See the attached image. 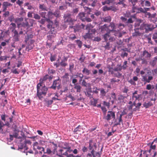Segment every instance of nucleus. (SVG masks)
<instances>
[{
    "instance_id": "obj_1",
    "label": "nucleus",
    "mask_w": 157,
    "mask_h": 157,
    "mask_svg": "<svg viewBox=\"0 0 157 157\" xmlns=\"http://www.w3.org/2000/svg\"><path fill=\"white\" fill-rule=\"evenodd\" d=\"M37 95L40 99L46 96L48 90V88L44 84L39 83L37 85Z\"/></svg>"
},
{
    "instance_id": "obj_2",
    "label": "nucleus",
    "mask_w": 157,
    "mask_h": 157,
    "mask_svg": "<svg viewBox=\"0 0 157 157\" xmlns=\"http://www.w3.org/2000/svg\"><path fill=\"white\" fill-rule=\"evenodd\" d=\"M153 76L154 74L150 71L149 70L145 75L142 76V81L145 83H150L153 80Z\"/></svg>"
},
{
    "instance_id": "obj_3",
    "label": "nucleus",
    "mask_w": 157,
    "mask_h": 157,
    "mask_svg": "<svg viewBox=\"0 0 157 157\" xmlns=\"http://www.w3.org/2000/svg\"><path fill=\"white\" fill-rule=\"evenodd\" d=\"M154 28L153 27L152 25L148 24L145 23H143L141 24L140 28L141 30L145 29V32L151 31Z\"/></svg>"
},
{
    "instance_id": "obj_4",
    "label": "nucleus",
    "mask_w": 157,
    "mask_h": 157,
    "mask_svg": "<svg viewBox=\"0 0 157 157\" xmlns=\"http://www.w3.org/2000/svg\"><path fill=\"white\" fill-rule=\"evenodd\" d=\"M145 16L146 17H148L149 20L151 21L153 23H155L157 21V18H155L156 15V13H154L151 14L149 12H147V11L145 13Z\"/></svg>"
},
{
    "instance_id": "obj_5",
    "label": "nucleus",
    "mask_w": 157,
    "mask_h": 157,
    "mask_svg": "<svg viewBox=\"0 0 157 157\" xmlns=\"http://www.w3.org/2000/svg\"><path fill=\"white\" fill-rule=\"evenodd\" d=\"M96 32V30L94 29L89 30L88 33L84 36V38L85 39L92 38L94 36Z\"/></svg>"
},
{
    "instance_id": "obj_6",
    "label": "nucleus",
    "mask_w": 157,
    "mask_h": 157,
    "mask_svg": "<svg viewBox=\"0 0 157 157\" xmlns=\"http://www.w3.org/2000/svg\"><path fill=\"white\" fill-rule=\"evenodd\" d=\"M147 10L146 9H143L141 7L138 8L135 6H133L132 7V12L133 13H145L146 12Z\"/></svg>"
},
{
    "instance_id": "obj_7",
    "label": "nucleus",
    "mask_w": 157,
    "mask_h": 157,
    "mask_svg": "<svg viewBox=\"0 0 157 157\" xmlns=\"http://www.w3.org/2000/svg\"><path fill=\"white\" fill-rule=\"evenodd\" d=\"M88 144L89 150L91 151H93H93H94V149L97 148L96 143L94 141L93 139H91L89 140Z\"/></svg>"
},
{
    "instance_id": "obj_8",
    "label": "nucleus",
    "mask_w": 157,
    "mask_h": 157,
    "mask_svg": "<svg viewBox=\"0 0 157 157\" xmlns=\"http://www.w3.org/2000/svg\"><path fill=\"white\" fill-rule=\"evenodd\" d=\"M23 143H21L19 147V148L21 149H22L24 148H25L26 150H27L28 148L27 146V144L31 145V142L29 140H26V139L24 140Z\"/></svg>"
},
{
    "instance_id": "obj_9",
    "label": "nucleus",
    "mask_w": 157,
    "mask_h": 157,
    "mask_svg": "<svg viewBox=\"0 0 157 157\" xmlns=\"http://www.w3.org/2000/svg\"><path fill=\"white\" fill-rule=\"evenodd\" d=\"M71 14L70 13H67L64 15L63 17L65 22H69L70 23H72L73 20L71 18Z\"/></svg>"
},
{
    "instance_id": "obj_10",
    "label": "nucleus",
    "mask_w": 157,
    "mask_h": 157,
    "mask_svg": "<svg viewBox=\"0 0 157 157\" xmlns=\"http://www.w3.org/2000/svg\"><path fill=\"white\" fill-rule=\"evenodd\" d=\"M60 80L59 78L53 81L52 85L50 87V88L54 90H56V86H57L58 89H59V86L60 85Z\"/></svg>"
},
{
    "instance_id": "obj_11",
    "label": "nucleus",
    "mask_w": 157,
    "mask_h": 157,
    "mask_svg": "<svg viewBox=\"0 0 157 157\" xmlns=\"http://www.w3.org/2000/svg\"><path fill=\"white\" fill-rule=\"evenodd\" d=\"M115 115L114 113L112 111H109L107 116L105 118L107 121H109L111 118L115 119Z\"/></svg>"
},
{
    "instance_id": "obj_12",
    "label": "nucleus",
    "mask_w": 157,
    "mask_h": 157,
    "mask_svg": "<svg viewBox=\"0 0 157 157\" xmlns=\"http://www.w3.org/2000/svg\"><path fill=\"white\" fill-rule=\"evenodd\" d=\"M155 142H157V139H154V141H152L151 144L149 143L148 144V145L149 146L150 144V149L148 151V152L149 153H150L151 150H155L156 148V144H154V143Z\"/></svg>"
},
{
    "instance_id": "obj_13",
    "label": "nucleus",
    "mask_w": 157,
    "mask_h": 157,
    "mask_svg": "<svg viewBox=\"0 0 157 157\" xmlns=\"http://www.w3.org/2000/svg\"><path fill=\"white\" fill-rule=\"evenodd\" d=\"M108 31L110 33V32H111L113 33H114V29H115V26L114 24L113 23H110L109 25L107 26Z\"/></svg>"
},
{
    "instance_id": "obj_14",
    "label": "nucleus",
    "mask_w": 157,
    "mask_h": 157,
    "mask_svg": "<svg viewBox=\"0 0 157 157\" xmlns=\"http://www.w3.org/2000/svg\"><path fill=\"white\" fill-rule=\"evenodd\" d=\"M137 92V90L135 91L132 94V99L135 98L136 101L137 100H140L141 98V94H138Z\"/></svg>"
},
{
    "instance_id": "obj_15",
    "label": "nucleus",
    "mask_w": 157,
    "mask_h": 157,
    "mask_svg": "<svg viewBox=\"0 0 157 157\" xmlns=\"http://www.w3.org/2000/svg\"><path fill=\"white\" fill-rule=\"evenodd\" d=\"M14 35L13 37V40L14 42L18 41L19 40V36L18 32L16 30H15L14 32H13Z\"/></svg>"
},
{
    "instance_id": "obj_16",
    "label": "nucleus",
    "mask_w": 157,
    "mask_h": 157,
    "mask_svg": "<svg viewBox=\"0 0 157 157\" xmlns=\"http://www.w3.org/2000/svg\"><path fill=\"white\" fill-rule=\"evenodd\" d=\"M23 18L22 17L20 18L17 17L14 20V22L17 23V27L19 28L20 25L23 26V25L20 23V22L23 21Z\"/></svg>"
},
{
    "instance_id": "obj_17",
    "label": "nucleus",
    "mask_w": 157,
    "mask_h": 157,
    "mask_svg": "<svg viewBox=\"0 0 157 157\" xmlns=\"http://www.w3.org/2000/svg\"><path fill=\"white\" fill-rule=\"evenodd\" d=\"M127 64V61H124L122 66H118V70H120L122 69H126L128 67Z\"/></svg>"
},
{
    "instance_id": "obj_18",
    "label": "nucleus",
    "mask_w": 157,
    "mask_h": 157,
    "mask_svg": "<svg viewBox=\"0 0 157 157\" xmlns=\"http://www.w3.org/2000/svg\"><path fill=\"white\" fill-rule=\"evenodd\" d=\"M92 92L91 89L90 88L88 89V90L85 92V94L90 99L93 98V95L91 94V93Z\"/></svg>"
},
{
    "instance_id": "obj_19",
    "label": "nucleus",
    "mask_w": 157,
    "mask_h": 157,
    "mask_svg": "<svg viewBox=\"0 0 157 157\" xmlns=\"http://www.w3.org/2000/svg\"><path fill=\"white\" fill-rule=\"evenodd\" d=\"M49 75H46L44 76L43 78H40L39 80L41 84H43V83L45 81H46L47 79L48 78Z\"/></svg>"
},
{
    "instance_id": "obj_20",
    "label": "nucleus",
    "mask_w": 157,
    "mask_h": 157,
    "mask_svg": "<svg viewBox=\"0 0 157 157\" xmlns=\"http://www.w3.org/2000/svg\"><path fill=\"white\" fill-rule=\"evenodd\" d=\"M139 29L136 28L134 29L135 32L132 33V36L133 37H136L137 36H140L141 35V33L139 31Z\"/></svg>"
},
{
    "instance_id": "obj_21",
    "label": "nucleus",
    "mask_w": 157,
    "mask_h": 157,
    "mask_svg": "<svg viewBox=\"0 0 157 157\" xmlns=\"http://www.w3.org/2000/svg\"><path fill=\"white\" fill-rule=\"evenodd\" d=\"M142 56H144L146 58H150L151 55L150 53H148L146 50L144 51L143 52L142 54Z\"/></svg>"
},
{
    "instance_id": "obj_22",
    "label": "nucleus",
    "mask_w": 157,
    "mask_h": 157,
    "mask_svg": "<svg viewBox=\"0 0 157 157\" xmlns=\"http://www.w3.org/2000/svg\"><path fill=\"white\" fill-rule=\"evenodd\" d=\"M33 149L34 150H35L36 149L38 150H41V147L39 146V143L37 142L34 143L33 144Z\"/></svg>"
},
{
    "instance_id": "obj_23",
    "label": "nucleus",
    "mask_w": 157,
    "mask_h": 157,
    "mask_svg": "<svg viewBox=\"0 0 157 157\" xmlns=\"http://www.w3.org/2000/svg\"><path fill=\"white\" fill-rule=\"evenodd\" d=\"M100 29L102 32L103 33L105 31H106L107 33L108 32V31L107 26L105 24L101 26Z\"/></svg>"
},
{
    "instance_id": "obj_24",
    "label": "nucleus",
    "mask_w": 157,
    "mask_h": 157,
    "mask_svg": "<svg viewBox=\"0 0 157 157\" xmlns=\"http://www.w3.org/2000/svg\"><path fill=\"white\" fill-rule=\"evenodd\" d=\"M124 97H123L121 96H120L118 97V104L119 103H121V104L124 105L125 103V102H124Z\"/></svg>"
},
{
    "instance_id": "obj_25",
    "label": "nucleus",
    "mask_w": 157,
    "mask_h": 157,
    "mask_svg": "<svg viewBox=\"0 0 157 157\" xmlns=\"http://www.w3.org/2000/svg\"><path fill=\"white\" fill-rule=\"evenodd\" d=\"M143 106L145 107L146 108H149V107L153 105L152 103L151 102L149 101L147 103L145 102L143 104Z\"/></svg>"
},
{
    "instance_id": "obj_26",
    "label": "nucleus",
    "mask_w": 157,
    "mask_h": 157,
    "mask_svg": "<svg viewBox=\"0 0 157 157\" xmlns=\"http://www.w3.org/2000/svg\"><path fill=\"white\" fill-rule=\"evenodd\" d=\"M78 16L79 18L83 21H84V19L86 17L85 14L83 13H80L79 14Z\"/></svg>"
},
{
    "instance_id": "obj_27",
    "label": "nucleus",
    "mask_w": 157,
    "mask_h": 157,
    "mask_svg": "<svg viewBox=\"0 0 157 157\" xmlns=\"http://www.w3.org/2000/svg\"><path fill=\"white\" fill-rule=\"evenodd\" d=\"M115 0H105V1L102 2V4L103 5L106 4H109L110 3H114Z\"/></svg>"
},
{
    "instance_id": "obj_28",
    "label": "nucleus",
    "mask_w": 157,
    "mask_h": 157,
    "mask_svg": "<svg viewBox=\"0 0 157 157\" xmlns=\"http://www.w3.org/2000/svg\"><path fill=\"white\" fill-rule=\"evenodd\" d=\"M103 21L106 22H110L111 20V18L110 16H108L102 18Z\"/></svg>"
},
{
    "instance_id": "obj_29",
    "label": "nucleus",
    "mask_w": 157,
    "mask_h": 157,
    "mask_svg": "<svg viewBox=\"0 0 157 157\" xmlns=\"http://www.w3.org/2000/svg\"><path fill=\"white\" fill-rule=\"evenodd\" d=\"M83 130V128H82L81 126L79 125L75 129L74 132H82Z\"/></svg>"
},
{
    "instance_id": "obj_30",
    "label": "nucleus",
    "mask_w": 157,
    "mask_h": 157,
    "mask_svg": "<svg viewBox=\"0 0 157 157\" xmlns=\"http://www.w3.org/2000/svg\"><path fill=\"white\" fill-rule=\"evenodd\" d=\"M82 72L86 75H89L90 73V71L85 67L83 68Z\"/></svg>"
},
{
    "instance_id": "obj_31",
    "label": "nucleus",
    "mask_w": 157,
    "mask_h": 157,
    "mask_svg": "<svg viewBox=\"0 0 157 157\" xmlns=\"http://www.w3.org/2000/svg\"><path fill=\"white\" fill-rule=\"evenodd\" d=\"M53 13L54 16L57 18L59 17L60 16V12L58 10H56L54 13Z\"/></svg>"
},
{
    "instance_id": "obj_32",
    "label": "nucleus",
    "mask_w": 157,
    "mask_h": 157,
    "mask_svg": "<svg viewBox=\"0 0 157 157\" xmlns=\"http://www.w3.org/2000/svg\"><path fill=\"white\" fill-rule=\"evenodd\" d=\"M39 9L42 11H47V7L44 4H40L39 6Z\"/></svg>"
},
{
    "instance_id": "obj_33",
    "label": "nucleus",
    "mask_w": 157,
    "mask_h": 157,
    "mask_svg": "<svg viewBox=\"0 0 157 157\" xmlns=\"http://www.w3.org/2000/svg\"><path fill=\"white\" fill-rule=\"evenodd\" d=\"M74 88L76 90L77 92H81V87L79 85H75Z\"/></svg>"
},
{
    "instance_id": "obj_34",
    "label": "nucleus",
    "mask_w": 157,
    "mask_h": 157,
    "mask_svg": "<svg viewBox=\"0 0 157 157\" xmlns=\"http://www.w3.org/2000/svg\"><path fill=\"white\" fill-rule=\"evenodd\" d=\"M47 16L48 17L51 18V19H52L54 16L53 13L52 11H50L48 12L47 13Z\"/></svg>"
},
{
    "instance_id": "obj_35",
    "label": "nucleus",
    "mask_w": 157,
    "mask_h": 157,
    "mask_svg": "<svg viewBox=\"0 0 157 157\" xmlns=\"http://www.w3.org/2000/svg\"><path fill=\"white\" fill-rule=\"evenodd\" d=\"M110 33L108 32L104 35L103 36V38L105 41L107 42L108 40V38H109L110 36Z\"/></svg>"
},
{
    "instance_id": "obj_36",
    "label": "nucleus",
    "mask_w": 157,
    "mask_h": 157,
    "mask_svg": "<svg viewBox=\"0 0 157 157\" xmlns=\"http://www.w3.org/2000/svg\"><path fill=\"white\" fill-rule=\"evenodd\" d=\"M94 151H90V153H88L86 155L87 157H92L93 156V157H96V156L94 154Z\"/></svg>"
},
{
    "instance_id": "obj_37",
    "label": "nucleus",
    "mask_w": 157,
    "mask_h": 157,
    "mask_svg": "<svg viewBox=\"0 0 157 157\" xmlns=\"http://www.w3.org/2000/svg\"><path fill=\"white\" fill-rule=\"evenodd\" d=\"M69 39L71 40H74L76 38V36L74 34H71L69 36Z\"/></svg>"
},
{
    "instance_id": "obj_38",
    "label": "nucleus",
    "mask_w": 157,
    "mask_h": 157,
    "mask_svg": "<svg viewBox=\"0 0 157 157\" xmlns=\"http://www.w3.org/2000/svg\"><path fill=\"white\" fill-rule=\"evenodd\" d=\"M63 149H67V150L66 151H67V152L70 153L73 151V150L71 149V147L69 146H66V147H63Z\"/></svg>"
},
{
    "instance_id": "obj_39",
    "label": "nucleus",
    "mask_w": 157,
    "mask_h": 157,
    "mask_svg": "<svg viewBox=\"0 0 157 157\" xmlns=\"http://www.w3.org/2000/svg\"><path fill=\"white\" fill-rule=\"evenodd\" d=\"M33 13V18L39 20L40 19V16L37 13Z\"/></svg>"
},
{
    "instance_id": "obj_40",
    "label": "nucleus",
    "mask_w": 157,
    "mask_h": 157,
    "mask_svg": "<svg viewBox=\"0 0 157 157\" xmlns=\"http://www.w3.org/2000/svg\"><path fill=\"white\" fill-rule=\"evenodd\" d=\"M63 155H65L67 157H74V156L73 154H68L67 151H66L65 152H64L63 154Z\"/></svg>"
},
{
    "instance_id": "obj_41",
    "label": "nucleus",
    "mask_w": 157,
    "mask_h": 157,
    "mask_svg": "<svg viewBox=\"0 0 157 157\" xmlns=\"http://www.w3.org/2000/svg\"><path fill=\"white\" fill-rule=\"evenodd\" d=\"M12 5V4L7 2H4L2 4V6H4L7 7Z\"/></svg>"
},
{
    "instance_id": "obj_42",
    "label": "nucleus",
    "mask_w": 157,
    "mask_h": 157,
    "mask_svg": "<svg viewBox=\"0 0 157 157\" xmlns=\"http://www.w3.org/2000/svg\"><path fill=\"white\" fill-rule=\"evenodd\" d=\"M76 42L77 43L78 45L79 48H81L82 47V42L80 40H77L76 41Z\"/></svg>"
},
{
    "instance_id": "obj_43",
    "label": "nucleus",
    "mask_w": 157,
    "mask_h": 157,
    "mask_svg": "<svg viewBox=\"0 0 157 157\" xmlns=\"http://www.w3.org/2000/svg\"><path fill=\"white\" fill-rule=\"evenodd\" d=\"M128 108L129 109H132L133 107V105H132V103L131 101H130L128 102Z\"/></svg>"
},
{
    "instance_id": "obj_44",
    "label": "nucleus",
    "mask_w": 157,
    "mask_h": 157,
    "mask_svg": "<svg viewBox=\"0 0 157 157\" xmlns=\"http://www.w3.org/2000/svg\"><path fill=\"white\" fill-rule=\"evenodd\" d=\"M98 4V2L97 0H93L91 4V6L93 7H94Z\"/></svg>"
},
{
    "instance_id": "obj_45",
    "label": "nucleus",
    "mask_w": 157,
    "mask_h": 157,
    "mask_svg": "<svg viewBox=\"0 0 157 157\" xmlns=\"http://www.w3.org/2000/svg\"><path fill=\"white\" fill-rule=\"evenodd\" d=\"M10 25L12 26L11 27L12 29V31L13 32H14V31L16 30L15 29V28H16V25L15 24L13 23H11Z\"/></svg>"
},
{
    "instance_id": "obj_46",
    "label": "nucleus",
    "mask_w": 157,
    "mask_h": 157,
    "mask_svg": "<svg viewBox=\"0 0 157 157\" xmlns=\"http://www.w3.org/2000/svg\"><path fill=\"white\" fill-rule=\"evenodd\" d=\"M111 9V7H108L106 6L103 7V10L104 11L110 10Z\"/></svg>"
},
{
    "instance_id": "obj_47",
    "label": "nucleus",
    "mask_w": 157,
    "mask_h": 157,
    "mask_svg": "<svg viewBox=\"0 0 157 157\" xmlns=\"http://www.w3.org/2000/svg\"><path fill=\"white\" fill-rule=\"evenodd\" d=\"M60 65L63 67H65L67 65V63L64 61L62 60L60 63Z\"/></svg>"
},
{
    "instance_id": "obj_48",
    "label": "nucleus",
    "mask_w": 157,
    "mask_h": 157,
    "mask_svg": "<svg viewBox=\"0 0 157 157\" xmlns=\"http://www.w3.org/2000/svg\"><path fill=\"white\" fill-rule=\"evenodd\" d=\"M48 73L49 75H53L55 72V71L54 69H48Z\"/></svg>"
},
{
    "instance_id": "obj_49",
    "label": "nucleus",
    "mask_w": 157,
    "mask_h": 157,
    "mask_svg": "<svg viewBox=\"0 0 157 157\" xmlns=\"http://www.w3.org/2000/svg\"><path fill=\"white\" fill-rule=\"evenodd\" d=\"M3 31L2 30H0V40H2L4 36V35L3 34Z\"/></svg>"
},
{
    "instance_id": "obj_50",
    "label": "nucleus",
    "mask_w": 157,
    "mask_h": 157,
    "mask_svg": "<svg viewBox=\"0 0 157 157\" xmlns=\"http://www.w3.org/2000/svg\"><path fill=\"white\" fill-rule=\"evenodd\" d=\"M39 14L40 16L43 18H46V12H40Z\"/></svg>"
},
{
    "instance_id": "obj_51",
    "label": "nucleus",
    "mask_w": 157,
    "mask_h": 157,
    "mask_svg": "<svg viewBox=\"0 0 157 157\" xmlns=\"http://www.w3.org/2000/svg\"><path fill=\"white\" fill-rule=\"evenodd\" d=\"M52 144H53V145L54 146V147H53L54 149H53V151L55 153V151H56L57 149V144H55L54 142H52Z\"/></svg>"
},
{
    "instance_id": "obj_52",
    "label": "nucleus",
    "mask_w": 157,
    "mask_h": 157,
    "mask_svg": "<svg viewBox=\"0 0 157 157\" xmlns=\"http://www.w3.org/2000/svg\"><path fill=\"white\" fill-rule=\"evenodd\" d=\"M50 30L49 32V34H55V31L54 28H52L51 29H50Z\"/></svg>"
},
{
    "instance_id": "obj_53",
    "label": "nucleus",
    "mask_w": 157,
    "mask_h": 157,
    "mask_svg": "<svg viewBox=\"0 0 157 157\" xmlns=\"http://www.w3.org/2000/svg\"><path fill=\"white\" fill-rule=\"evenodd\" d=\"M46 21L45 18L43 19L41 18L40 20L38 22L42 25L44 24Z\"/></svg>"
},
{
    "instance_id": "obj_54",
    "label": "nucleus",
    "mask_w": 157,
    "mask_h": 157,
    "mask_svg": "<svg viewBox=\"0 0 157 157\" xmlns=\"http://www.w3.org/2000/svg\"><path fill=\"white\" fill-rule=\"evenodd\" d=\"M153 39L156 43H157V33H155L153 35Z\"/></svg>"
},
{
    "instance_id": "obj_55",
    "label": "nucleus",
    "mask_w": 157,
    "mask_h": 157,
    "mask_svg": "<svg viewBox=\"0 0 157 157\" xmlns=\"http://www.w3.org/2000/svg\"><path fill=\"white\" fill-rule=\"evenodd\" d=\"M69 74L68 73H66L65 75H63L62 77V78L63 79H66V80H67L69 79Z\"/></svg>"
},
{
    "instance_id": "obj_56",
    "label": "nucleus",
    "mask_w": 157,
    "mask_h": 157,
    "mask_svg": "<svg viewBox=\"0 0 157 157\" xmlns=\"http://www.w3.org/2000/svg\"><path fill=\"white\" fill-rule=\"evenodd\" d=\"M129 2H131L132 5V6H135L136 3L137 2V0H128Z\"/></svg>"
},
{
    "instance_id": "obj_57",
    "label": "nucleus",
    "mask_w": 157,
    "mask_h": 157,
    "mask_svg": "<svg viewBox=\"0 0 157 157\" xmlns=\"http://www.w3.org/2000/svg\"><path fill=\"white\" fill-rule=\"evenodd\" d=\"M63 149H60L59 151L60 152L59 154H57V155L59 157H63L62 155H63Z\"/></svg>"
},
{
    "instance_id": "obj_58",
    "label": "nucleus",
    "mask_w": 157,
    "mask_h": 157,
    "mask_svg": "<svg viewBox=\"0 0 157 157\" xmlns=\"http://www.w3.org/2000/svg\"><path fill=\"white\" fill-rule=\"evenodd\" d=\"M117 71H118V68H116L114 69H113L112 68H110L109 69V71L110 72H111L112 73H114V72Z\"/></svg>"
},
{
    "instance_id": "obj_59",
    "label": "nucleus",
    "mask_w": 157,
    "mask_h": 157,
    "mask_svg": "<svg viewBox=\"0 0 157 157\" xmlns=\"http://www.w3.org/2000/svg\"><path fill=\"white\" fill-rule=\"evenodd\" d=\"M16 3L17 5H18L20 6H21L23 3V1H20V0H17Z\"/></svg>"
},
{
    "instance_id": "obj_60",
    "label": "nucleus",
    "mask_w": 157,
    "mask_h": 157,
    "mask_svg": "<svg viewBox=\"0 0 157 157\" xmlns=\"http://www.w3.org/2000/svg\"><path fill=\"white\" fill-rule=\"evenodd\" d=\"M93 89V92L96 94H97L98 93V90H99V89H98L97 87H94Z\"/></svg>"
},
{
    "instance_id": "obj_61",
    "label": "nucleus",
    "mask_w": 157,
    "mask_h": 157,
    "mask_svg": "<svg viewBox=\"0 0 157 157\" xmlns=\"http://www.w3.org/2000/svg\"><path fill=\"white\" fill-rule=\"evenodd\" d=\"M93 99L94 101L92 102V104L94 106H96V104L97 103V100L94 99V98H93Z\"/></svg>"
},
{
    "instance_id": "obj_62",
    "label": "nucleus",
    "mask_w": 157,
    "mask_h": 157,
    "mask_svg": "<svg viewBox=\"0 0 157 157\" xmlns=\"http://www.w3.org/2000/svg\"><path fill=\"white\" fill-rule=\"evenodd\" d=\"M93 28V26L90 24H87L86 25V29H88L89 30L90 29H91V28Z\"/></svg>"
},
{
    "instance_id": "obj_63",
    "label": "nucleus",
    "mask_w": 157,
    "mask_h": 157,
    "mask_svg": "<svg viewBox=\"0 0 157 157\" xmlns=\"http://www.w3.org/2000/svg\"><path fill=\"white\" fill-rule=\"evenodd\" d=\"M85 10H86L87 13L88 14H90V12H91V10L88 7H85L84 8Z\"/></svg>"
},
{
    "instance_id": "obj_64",
    "label": "nucleus",
    "mask_w": 157,
    "mask_h": 157,
    "mask_svg": "<svg viewBox=\"0 0 157 157\" xmlns=\"http://www.w3.org/2000/svg\"><path fill=\"white\" fill-rule=\"evenodd\" d=\"M141 23V20H140L139 21H137L135 24V27H138L140 25V23Z\"/></svg>"
}]
</instances>
